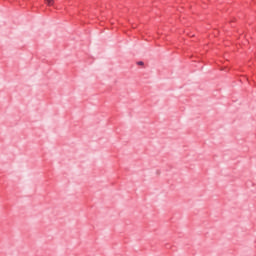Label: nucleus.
Here are the masks:
<instances>
[{
	"mask_svg": "<svg viewBox=\"0 0 256 256\" xmlns=\"http://www.w3.org/2000/svg\"><path fill=\"white\" fill-rule=\"evenodd\" d=\"M48 7H53L55 5V0H45Z\"/></svg>",
	"mask_w": 256,
	"mask_h": 256,
	"instance_id": "f257e3e1",
	"label": "nucleus"
},
{
	"mask_svg": "<svg viewBox=\"0 0 256 256\" xmlns=\"http://www.w3.org/2000/svg\"><path fill=\"white\" fill-rule=\"evenodd\" d=\"M138 65H143V62H139Z\"/></svg>",
	"mask_w": 256,
	"mask_h": 256,
	"instance_id": "f03ea898",
	"label": "nucleus"
}]
</instances>
